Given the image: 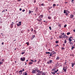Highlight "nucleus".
I'll use <instances>...</instances> for the list:
<instances>
[{
	"label": "nucleus",
	"instance_id": "nucleus-35",
	"mask_svg": "<svg viewBox=\"0 0 75 75\" xmlns=\"http://www.w3.org/2000/svg\"><path fill=\"white\" fill-rule=\"evenodd\" d=\"M48 19H50V20L51 19V17L50 16H48Z\"/></svg>",
	"mask_w": 75,
	"mask_h": 75
},
{
	"label": "nucleus",
	"instance_id": "nucleus-57",
	"mask_svg": "<svg viewBox=\"0 0 75 75\" xmlns=\"http://www.w3.org/2000/svg\"><path fill=\"white\" fill-rule=\"evenodd\" d=\"M59 27H61V25H58Z\"/></svg>",
	"mask_w": 75,
	"mask_h": 75
},
{
	"label": "nucleus",
	"instance_id": "nucleus-8",
	"mask_svg": "<svg viewBox=\"0 0 75 75\" xmlns=\"http://www.w3.org/2000/svg\"><path fill=\"white\" fill-rule=\"evenodd\" d=\"M42 17H43L42 15H41L39 17V18H42Z\"/></svg>",
	"mask_w": 75,
	"mask_h": 75
},
{
	"label": "nucleus",
	"instance_id": "nucleus-53",
	"mask_svg": "<svg viewBox=\"0 0 75 75\" xmlns=\"http://www.w3.org/2000/svg\"><path fill=\"white\" fill-rule=\"evenodd\" d=\"M26 44H27L28 45V44H29V43L28 42H27Z\"/></svg>",
	"mask_w": 75,
	"mask_h": 75
},
{
	"label": "nucleus",
	"instance_id": "nucleus-52",
	"mask_svg": "<svg viewBox=\"0 0 75 75\" xmlns=\"http://www.w3.org/2000/svg\"><path fill=\"white\" fill-rule=\"evenodd\" d=\"M61 34H62V35H64V34H64V33H62Z\"/></svg>",
	"mask_w": 75,
	"mask_h": 75
},
{
	"label": "nucleus",
	"instance_id": "nucleus-46",
	"mask_svg": "<svg viewBox=\"0 0 75 75\" xmlns=\"http://www.w3.org/2000/svg\"><path fill=\"white\" fill-rule=\"evenodd\" d=\"M52 8V7L51 6L49 8H50V9H51V8Z\"/></svg>",
	"mask_w": 75,
	"mask_h": 75
},
{
	"label": "nucleus",
	"instance_id": "nucleus-5",
	"mask_svg": "<svg viewBox=\"0 0 75 75\" xmlns=\"http://www.w3.org/2000/svg\"><path fill=\"white\" fill-rule=\"evenodd\" d=\"M21 60L22 61H24L25 60V58L24 57L23 58L21 57Z\"/></svg>",
	"mask_w": 75,
	"mask_h": 75
},
{
	"label": "nucleus",
	"instance_id": "nucleus-63",
	"mask_svg": "<svg viewBox=\"0 0 75 75\" xmlns=\"http://www.w3.org/2000/svg\"><path fill=\"white\" fill-rule=\"evenodd\" d=\"M21 1V0H18V1Z\"/></svg>",
	"mask_w": 75,
	"mask_h": 75
},
{
	"label": "nucleus",
	"instance_id": "nucleus-28",
	"mask_svg": "<svg viewBox=\"0 0 75 75\" xmlns=\"http://www.w3.org/2000/svg\"><path fill=\"white\" fill-rule=\"evenodd\" d=\"M31 12H32L30 10H29V14H31Z\"/></svg>",
	"mask_w": 75,
	"mask_h": 75
},
{
	"label": "nucleus",
	"instance_id": "nucleus-64",
	"mask_svg": "<svg viewBox=\"0 0 75 75\" xmlns=\"http://www.w3.org/2000/svg\"><path fill=\"white\" fill-rule=\"evenodd\" d=\"M5 11V10H4L3 11H2V13H3L4 11Z\"/></svg>",
	"mask_w": 75,
	"mask_h": 75
},
{
	"label": "nucleus",
	"instance_id": "nucleus-42",
	"mask_svg": "<svg viewBox=\"0 0 75 75\" xmlns=\"http://www.w3.org/2000/svg\"><path fill=\"white\" fill-rule=\"evenodd\" d=\"M25 11V9H23V10L22 11V12H24Z\"/></svg>",
	"mask_w": 75,
	"mask_h": 75
},
{
	"label": "nucleus",
	"instance_id": "nucleus-21",
	"mask_svg": "<svg viewBox=\"0 0 75 75\" xmlns=\"http://www.w3.org/2000/svg\"><path fill=\"white\" fill-rule=\"evenodd\" d=\"M66 35H63V38H66Z\"/></svg>",
	"mask_w": 75,
	"mask_h": 75
},
{
	"label": "nucleus",
	"instance_id": "nucleus-14",
	"mask_svg": "<svg viewBox=\"0 0 75 75\" xmlns=\"http://www.w3.org/2000/svg\"><path fill=\"white\" fill-rule=\"evenodd\" d=\"M36 20H37V21H39V22H41V20H40L38 18H37L36 19Z\"/></svg>",
	"mask_w": 75,
	"mask_h": 75
},
{
	"label": "nucleus",
	"instance_id": "nucleus-27",
	"mask_svg": "<svg viewBox=\"0 0 75 75\" xmlns=\"http://www.w3.org/2000/svg\"><path fill=\"white\" fill-rule=\"evenodd\" d=\"M74 0H72L71 1V2H72L73 4L74 3Z\"/></svg>",
	"mask_w": 75,
	"mask_h": 75
},
{
	"label": "nucleus",
	"instance_id": "nucleus-38",
	"mask_svg": "<svg viewBox=\"0 0 75 75\" xmlns=\"http://www.w3.org/2000/svg\"><path fill=\"white\" fill-rule=\"evenodd\" d=\"M3 64V62H0V64Z\"/></svg>",
	"mask_w": 75,
	"mask_h": 75
},
{
	"label": "nucleus",
	"instance_id": "nucleus-20",
	"mask_svg": "<svg viewBox=\"0 0 75 75\" xmlns=\"http://www.w3.org/2000/svg\"><path fill=\"white\" fill-rule=\"evenodd\" d=\"M45 53L46 54H50V52H46Z\"/></svg>",
	"mask_w": 75,
	"mask_h": 75
},
{
	"label": "nucleus",
	"instance_id": "nucleus-31",
	"mask_svg": "<svg viewBox=\"0 0 75 75\" xmlns=\"http://www.w3.org/2000/svg\"><path fill=\"white\" fill-rule=\"evenodd\" d=\"M53 7H55V6H56V4H54L53 5Z\"/></svg>",
	"mask_w": 75,
	"mask_h": 75
},
{
	"label": "nucleus",
	"instance_id": "nucleus-54",
	"mask_svg": "<svg viewBox=\"0 0 75 75\" xmlns=\"http://www.w3.org/2000/svg\"><path fill=\"white\" fill-rule=\"evenodd\" d=\"M68 14L69 13H66V14H65L66 16H67L68 15Z\"/></svg>",
	"mask_w": 75,
	"mask_h": 75
},
{
	"label": "nucleus",
	"instance_id": "nucleus-59",
	"mask_svg": "<svg viewBox=\"0 0 75 75\" xmlns=\"http://www.w3.org/2000/svg\"><path fill=\"white\" fill-rule=\"evenodd\" d=\"M68 37L67 36H66V38H68Z\"/></svg>",
	"mask_w": 75,
	"mask_h": 75
},
{
	"label": "nucleus",
	"instance_id": "nucleus-16",
	"mask_svg": "<svg viewBox=\"0 0 75 75\" xmlns=\"http://www.w3.org/2000/svg\"><path fill=\"white\" fill-rule=\"evenodd\" d=\"M35 37V35H33L32 36V38L31 39V40H33V39L34 38V37Z\"/></svg>",
	"mask_w": 75,
	"mask_h": 75
},
{
	"label": "nucleus",
	"instance_id": "nucleus-39",
	"mask_svg": "<svg viewBox=\"0 0 75 75\" xmlns=\"http://www.w3.org/2000/svg\"><path fill=\"white\" fill-rule=\"evenodd\" d=\"M49 29H50V30H51V26L49 27Z\"/></svg>",
	"mask_w": 75,
	"mask_h": 75
},
{
	"label": "nucleus",
	"instance_id": "nucleus-26",
	"mask_svg": "<svg viewBox=\"0 0 75 75\" xmlns=\"http://www.w3.org/2000/svg\"><path fill=\"white\" fill-rule=\"evenodd\" d=\"M52 53H50V57H52Z\"/></svg>",
	"mask_w": 75,
	"mask_h": 75
},
{
	"label": "nucleus",
	"instance_id": "nucleus-12",
	"mask_svg": "<svg viewBox=\"0 0 75 75\" xmlns=\"http://www.w3.org/2000/svg\"><path fill=\"white\" fill-rule=\"evenodd\" d=\"M62 37V35H61L59 36V38H63Z\"/></svg>",
	"mask_w": 75,
	"mask_h": 75
},
{
	"label": "nucleus",
	"instance_id": "nucleus-34",
	"mask_svg": "<svg viewBox=\"0 0 75 75\" xmlns=\"http://www.w3.org/2000/svg\"><path fill=\"white\" fill-rule=\"evenodd\" d=\"M19 72H21V73H22L23 72V71L22 70H20V71H19Z\"/></svg>",
	"mask_w": 75,
	"mask_h": 75
},
{
	"label": "nucleus",
	"instance_id": "nucleus-23",
	"mask_svg": "<svg viewBox=\"0 0 75 75\" xmlns=\"http://www.w3.org/2000/svg\"><path fill=\"white\" fill-rule=\"evenodd\" d=\"M33 62H30L29 63V65H31V64H33Z\"/></svg>",
	"mask_w": 75,
	"mask_h": 75
},
{
	"label": "nucleus",
	"instance_id": "nucleus-19",
	"mask_svg": "<svg viewBox=\"0 0 75 75\" xmlns=\"http://www.w3.org/2000/svg\"><path fill=\"white\" fill-rule=\"evenodd\" d=\"M53 61L52 60H50V61H49V62L50 63V64H51L52 63V62H53Z\"/></svg>",
	"mask_w": 75,
	"mask_h": 75
},
{
	"label": "nucleus",
	"instance_id": "nucleus-50",
	"mask_svg": "<svg viewBox=\"0 0 75 75\" xmlns=\"http://www.w3.org/2000/svg\"><path fill=\"white\" fill-rule=\"evenodd\" d=\"M19 10L20 11H21V10H22V9H21V8H20L19 9Z\"/></svg>",
	"mask_w": 75,
	"mask_h": 75
},
{
	"label": "nucleus",
	"instance_id": "nucleus-17",
	"mask_svg": "<svg viewBox=\"0 0 75 75\" xmlns=\"http://www.w3.org/2000/svg\"><path fill=\"white\" fill-rule=\"evenodd\" d=\"M69 42H71V41H72V39H71L70 38H69Z\"/></svg>",
	"mask_w": 75,
	"mask_h": 75
},
{
	"label": "nucleus",
	"instance_id": "nucleus-43",
	"mask_svg": "<svg viewBox=\"0 0 75 75\" xmlns=\"http://www.w3.org/2000/svg\"><path fill=\"white\" fill-rule=\"evenodd\" d=\"M66 27H67V25L65 24V25L64 26V27L65 28Z\"/></svg>",
	"mask_w": 75,
	"mask_h": 75
},
{
	"label": "nucleus",
	"instance_id": "nucleus-29",
	"mask_svg": "<svg viewBox=\"0 0 75 75\" xmlns=\"http://www.w3.org/2000/svg\"><path fill=\"white\" fill-rule=\"evenodd\" d=\"M64 43V44H66V43H67V40H65Z\"/></svg>",
	"mask_w": 75,
	"mask_h": 75
},
{
	"label": "nucleus",
	"instance_id": "nucleus-56",
	"mask_svg": "<svg viewBox=\"0 0 75 75\" xmlns=\"http://www.w3.org/2000/svg\"><path fill=\"white\" fill-rule=\"evenodd\" d=\"M2 45H4V43L3 42L2 43Z\"/></svg>",
	"mask_w": 75,
	"mask_h": 75
},
{
	"label": "nucleus",
	"instance_id": "nucleus-60",
	"mask_svg": "<svg viewBox=\"0 0 75 75\" xmlns=\"http://www.w3.org/2000/svg\"><path fill=\"white\" fill-rule=\"evenodd\" d=\"M72 38V37H71L69 38Z\"/></svg>",
	"mask_w": 75,
	"mask_h": 75
},
{
	"label": "nucleus",
	"instance_id": "nucleus-58",
	"mask_svg": "<svg viewBox=\"0 0 75 75\" xmlns=\"http://www.w3.org/2000/svg\"><path fill=\"white\" fill-rule=\"evenodd\" d=\"M31 61H32V62H34V60L32 59V60H31Z\"/></svg>",
	"mask_w": 75,
	"mask_h": 75
},
{
	"label": "nucleus",
	"instance_id": "nucleus-41",
	"mask_svg": "<svg viewBox=\"0 0 75 75\" xmlns=\"http://www.w3.org/2000/svg\"><path fill=\"white\" fill-rule=\"evenodd\" d=\"M39 6H40V7H41V6H42L41 5V4H39Z\"/></svg>",
	"mask_w": 75,
	"mask_h": 75
},
{
	"label": "nucleus",
	"instance_id": "nucleus-49",
	"mask_svg": "<svg viewBox=\"0 0 75 75\" xmlns=\"http://www.w3.org/2000/svg\"><path fill=\"white\" fill-rule=\"evenodd\" d=\"M65 44H63V47H65Z\"/></svg>",
	"mask_w": 75,
	"mask_h": 75
},
{
	"label": "nucleus",
	"instance_id": "nucleus-13",
	"mask_svg": "<svg viewBox=\"0 0 75 75\" xmlns=\"http://www.w3.org/2000/svg\"><path fill=\"white\" fill-rule=\"evenodd\" d=\"M72 47H71V50H73V49H74L75 48V47L73 46V45L72 46Z\"/></svg>",
	"mask_w": 75,
	"mask_h": 75
},
{
	"label": "nucleus",
	"instance_id": "nucleus-47",
	"mask_svg": "<svg viewBox=\"0 0 75 75\" xmlns=\"http://www.w3.org/2000/svg\"><path fill=\"white\" fill-rule=\"evenodd\" d=\"M34 62H37V60H35L34 61Z\"/></svg>",
	"mask_w": 75,
	"mask_h": 75
},
{
	"label": "nucleus",
	"instance_id": "nucleus-30",
	"mask_svg": "<svg viewBox=\"0 0 75 75\" xmlns=\"http://www.w3.org/2000/svg\"><path fill=\"white\" fill-rule=\"evenodd\" d=\"M41 6H44V3L42 4H41Z\"/></svg>",
	"mask_w": 75,
	"mask_h": 75
},
{
	"label": "nucleus",
	"instance_id": "nucleus-25",
	"mask_svg": "<svg viewBox=\"0 0 75 75\" xmlns=\"http://www.w3.org/2000/svg\"><path fill=\"white\" fill-rule=\"evenodd\" d=\"M71 34V33L70 32H68V33H67V35H69V34Z\"/></svg>",
	"mask_w": 75,
	"mask_h": 75
},
{
	"label": "nucleus",
	"instance_id": "nucleus-45",
	"mask_svg": "<svg viewBox=\"0 0 75 75\" xmlns=\"http://www.w3.org/2000/svg\"><path fill=\"white\" fill-rule=\"evenodd\" d=\"M25 75H27V72H25Z\"/></svg>",
	"mask_w": 75,
	"mask_h": 75
},
{
	"label": "nucleus",
	"instance_id": "nucleus-11",
	"mask_svg": "<svg viewBox=\"0 0 75 75\" xmlns=\"http://www.w3.org/2000/svg\"><path fill=\"white\" fill-rule=\"evenodd\" d=\"M52 54H56V52H55L54 51H52Z\"/></svg>",
	"mask_w": 75,
	"mask_h": 75
},
{
	"label": "nucleus",
	"instance_id": "nucleus-33",
	"mask_svg": "<svg viewBox=\"0 0 75 75\" xmlns=\"http://www.w3.org/2000/svg\"><path fill=\"white\" fill-rule=\"evenodd\" d=\"M13 26L12 25H11V28H13Z\"/></svg>",
	"mask_w": 75,
	"mask_h": 75
},
{
	"label": "nucleus",
	"instance_id": "nucleus-51",
	"mask_svg": "<svg viewBox=\"0 0 75 75\" xmlns=\"http://www.w3.org/2000/svg\"><path fill=\"white\" fill-rule=\"evenodd\" d=\"M31 31H32V32H33V28H32L31 29Z\"/></svg>",
	"mask_w": 75,
	"mask_h": 75
},
{
	"label": "nucleus",
	"instance_id": "nucleus-62",
	"mask_svg": "<svg viewBox=\"0 0 75 75\" xmlns=\"http://www.w3.org/2000/svg\"><path fill=\"white\" fill-rule=\"evenodd\" d=\"M73 31H74V33H75V29H74L73 30Z\"/></svg>",
	"mask_w": 75,
	"mask_h": 75
},
{
	"label": "nucleus",
	"instance_id": "nucleus-2",
	"mask_svg": "<svg viewBox=\"0 0 75 75\" xmlns=\"http://www.w3.org/2000/svg\"><path fill=\"white\" fill-rule=\"evenodd\" d=\"M37 72H38V73L36 74V75H41V74L42 72V71L38 70H37Z\"/></svg>",
	"mask_w": 75,
	"mask_h": 75
},
{
	"label": "nucleus",
	"instance_id": "nucleus-1",
	"mask_svg": "<svg viewBox=\"0 0 75 75\" xmlns=\"http://www.w3.org/2000/svg\"><path fill=\"white\" fill-rule=\"evenodd\" d=\"M56 68H54L52 70L51 73L52 74H55L56 73Z\"/></svg>",
	"mask_w": 75,
	"mask_h": 75
},
{
	"label": "nucleus",
	"instance_id": "nucleus-32",
	"mask_svg": "<svg viewBox=\"0 0 75 75\" xmlns=\"http://www.w3.org/2000/svg\"><path fill=\"white\" fill-rule=\"evenodd\" d=\"M42 73L41 74H42V75H45V73H44V74L43 73V72H42Z\"/></svg>",
	"mask_w": 75,
	"mask_h": 75
},
{
	"label": "nucleus",
	"instance_id": "nucleus-7",
	"mask_svg": "<svg viewBox=\"0 0 75 75\" xmlns=\"http://www.w3.org/2000/svg\"><path fill=\"white\" fill-rule=\"evenodd\" d=\"M36 71H37V70L36 69L33 70L32 71V74H34V73H35V72H36Z\"/></svg>",
	"mask_w": 75,
	"mask_h": 75
},
{
	"label": "nucleus",
	"instance_id": "nucleus-9",
	"mask_svg": "<svg viewBox=\"0 0 75 75\" xmlns=\"http://www.w3.org/2000/svg\"><path fill=\"white\" fill-rule=\"evenodd\" d=\"M59 57L58 56H57V58L56 59V60H57V61H58V59H59Z\"/></svg>",
	"mask_w": 75,
	"mask_h": 75
},
{
	"label": "nucleus",
	"instance_id": "nucleus-24",
	"mask_svg": "<svg viewBox=\"0 0 75 75\" xmlns=\"http://www.w3.org/2000/svg\"><path fill=\"white\" fill-rule=\"evenodd\" d=\"M24 53H25V52H22L21 53V54H22V55H23V54H24Z\"/></svg>",
	"mask_w": 75,
	"mask_h": 75
},
{
	"label": "nucleus",
	"instance_id": "nucleus-40",
	"mask_svg": "<svg viewBox=\"0 0 75 75\" xmlns=\"http://www.w3.org/2000/svg\"><path fill=\"white\" fill-rule=\"evenodd\" d=\"M47 64H50V63L49 62H47Z\"/></svg>",
	"mask_w": 75,
	"mask_h": 75
},
{
	"label": "nucleus",
	"instance_id": "nucleus-18",
	"mask_svg": "<svg viewBox=\"0 0 75 75\" xmlns=\"http://www.w3.org/2000/svg\"><path fill=\"white\" fill-rule=\"evenodd\" d=\"M69 44H70V45L71 44L72 45H73V42H69Z\"/></svg>",
	"mask_w": 75,
	"mask_h": 75
},
{
	"label": "nucleus",
	"instance_id": "nucleus-3",
	"mask_svg": "<svg viewBox=\"0 0 75 75\" xmlns=\"http://www.w3.org/2000/svg\"><path fill=\"white\" fill-rule=\"evenodd\" d=\"M64 14H69V13H70V12H69L68 10H64Z\"/></svg>",
	"mask_w": 75,
	"mask_h": 75
},
{
	"label": "nucleus",
	"instance_id": "nucleus-4",
	"mask_svg": "<svg viewBox=\"0 0 75 75\" xmlns=\"http://www.w3.org/2000/svg\"><path fill=\"white\" fill-rule=\"evenodd\" d=\"M17 25L18 27H20L21 25V22L20 21L18 23H17Z\"/></svg>",
	"mask_w": 75,
	"mask_h": 75
},
{
	"label": "nucleus",
	"instance_id": "nucleus-15",
	"mask_svg": "<svg viewBox=\"0 0 75 75\" xmlns=\"http://www.w3.org/2000/svg\"><path fill=\"white\" fill-rule=\"evenodd\" d=\"M73 17H74V15H71L70 16V18H72Z\"/></svg>",
	"mask_w": 75,
	"mask_h": 75
},
{
	"label": "nucleus",
	"instance_id": "nucleus-36",
	"mask_svg": "<svg viewBox=\"0 0 75 75\" xmlns=\"http://www.w3.org/2000/svg\"><path fill=\"white\" fill-rule=\"evenodd\" d=\"M56 43V44H58V41H56L55 42Z\"/></svg>",
	"mask_w": 75,
	"mask_h": 75
},
{
	"label": "nucleus",
	"instance_id": "nucleus-61",
	"mask_svg": "<svg viewBox=\"0 0 75 75\" xmlns=\"http://www.w3.org/2000/svg\"><path fill=\"white\" fill-rule=\"evenodd\" d=\"M39 19L40 20V21L41 20H42V19H41V18H39Z\"/></svg>",
	"mask_w": 75,
	"mask_h": 75
},
{
	"label": "nucleus",
	"instance_id": "nucleus-55",
	"mask_svg": "<svg viewBox=\"0 0 75 75\" xmlns=\"http://www.w3.org/2000/svg\"><path fill=\"white\" fill-rule=\"evenodd\" d=\"M22 71H24V69H23Z\"/></svg>",
	"mask_w": 75,
	"mask_h": 75
},
{
	"label": "nucleus",
	"instance_id": "nucleus-22",
	"mask_svg": "<svg viewBox=\"0 0 75 75\" xmlns=\"http://www.w3.org/2000/svg\"><path fill=\"white\" fill-rule=\"evenodd\" d=\"M34 32L35 34H36V33H37V31H36V30H34Z\"/></svg>",
	"mask_w": 75,
	"mask_h": 75
},
{
	"label": "nucleus",
	"instance_id": "nucleus-48",
	"mask_svg": "<svg viewBox=\"0 0 75 75\" xmlns=\"http://www.w3.org/2000/svg\"><path fill=\"white\" fill-rule=\"evenodd\" d=\"M58 71V69H57V71H56V72H57V71Z\"/></svg>",
	"mask_w": 75,
	"mask_h": 75
},
{
	"label": "nucleus",
	"instance_id": "nucleus-37",
	"mask_svg": "<svg viewBox=\"0 0 75 75\" xmlns=\"http://www.w3.org/2000/svg\"><path fill=\"white\" fill-rule=\"evenodd\" d=\"M2 62H4V59H2Z\"/></svg>",
	"mask_w": 75,
	"mask_h": 75
},
{
	"label": "nucleus",
	"instance_id": "nucleus-10",
	"mask_svg": "<svg viewBox=\"0 0 75 75\" xmlns=\"http://www.w3.org/2000/svg\"><path fill=\"white\" fill-rule=\"evenodd\" d=\"M72 67H74V65H75V63H73V62L71 63Z\"/></svg>",
	"mask_w": 75,
	"mask_h": 75
},
{
	"label": "nucleus",
	"instance_id": "nucleus-44",
	"mask_svg": "<svg viewBox=\"0 0 75 75\" xmlns=\"http://www.w3.org/2000/svg\"><path fill=\"white\" fill-rule=\"evenodd\" d=\"M62 50H64L65 49V48H64V47H62Z\"/></svg>",
	"mask_w": 75,
	"mask_h": 75
},
{
	"label": "nucleus",
	"instance_id": "nucleus-6",
	"mask_svg": "<svg viewBox=\"0 0 75 75\" xmlns=\"http://www.w3.org/2000/svg\"><path fill=\"white\" fill-rule=\"evenodd\" d=\"M63 69L64 71V72H66V71H67V68H66V67H64Z\"/></svg>",
	"mask_w": 75,
	"mask_h": 75
}]
</instances>
